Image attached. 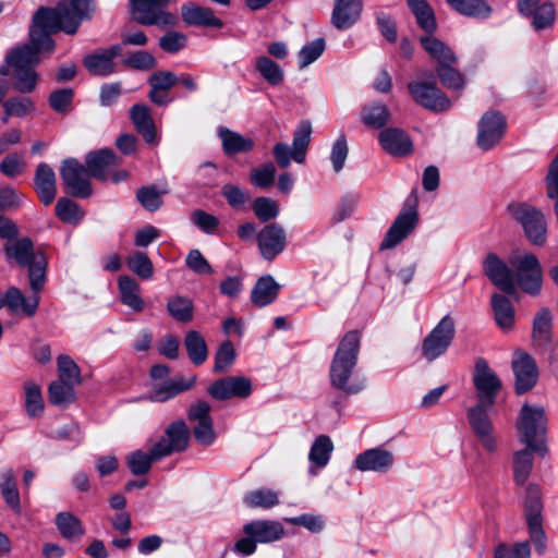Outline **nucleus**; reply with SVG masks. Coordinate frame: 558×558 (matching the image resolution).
I'll return each instance as SVG.
<instances>
[{"mask_svg":"<svg viewBox=\"0 0 558 558\" xmlns=\"http://www.w3.org/2000/svg\"><path fill=\"white\" fill-rule=\"evenodd\" d=\"M129 269L140 278L147 280L153 277L154 266L146 253L136 251L126 258Z\"/></svg>","mask_w":558,"mask_h":558,"instance_id":"13d9d810","label":"nucleus"},{"mask_svg":"<svg viewBox=\"0 0 558 558\" xmlns=\"http://www.w3.org/2000/svg\"><path fill=\"white\" fill-rule=\"evenodd\" d=\"M0 493L7 506L13 511L19 512L21 509L20 493L15 474L11 469H5L0 473Z\"/></svg>","mask_w":558,"mask_h":558,"instance_id":"37998d69","label":"nucleus"},{"mask_svg":"<svg viewBox=\"0 0 558 558\" xmlns=\"http://www.w3.org/2000/svg\"><path fill=\"white\" fill-rule=\"evenodd\" d=\"M395 457L391 451L377 447L359 453L354 466L361 472L385 473L393 465Z\"/></svg>","mask_w":558,"mask_h":558,"instance_id":"393cba45","label":"nucleus"},{"mask_svg":"<svg viewBox=\"0 0 558 558\" xmlns=\"http://www.w3.org/2000/svg\"><path fill=\"white\" fill-rule=\"evenodd\" d=\"M58 376L59 380L78 385L81 383V372L77 364L68 355L58 357Z\"/></svg>","mask_w":558,"mask_h":558,"instance_id":"680f3d73","label":"nucleus"},{"mask_svg":"<svg viewBox=\"0 0 558 558\" xmlns=\"http://www.w3.org/2000/svg\"><path fill=\"white\" fill-rule=\"evenodd\" d=\"M218 136L221 140L222 150L227 156L248 153L255 146L252 138L245 137L225 126L218 129Z\"/></svg>","mask_w":558,"mask_h":558,"instance_id":"473e14b6","label":"nucleus"},{"mask_svg":"<svg viewBox=\"0 0 558 558\" xmlns=\"http://www.w3.org/2000/svg\"><path fill=\"white\" fill-rule=\"evenodd\" d=\"M511 264L515 269L513 276L520 288L531 295H537L543 282L542 266L537 257L526 253L515 257Z\"/></svg>","mask_w":558,"mask_h":558,"instance_id":"ddd939ff","label":"nucleus"},{"mask_svg":"<svg viewBox=\"0 0 558 558\" xmlns=\"http://www.w3.org/2000/svg\"><path fill=\"white\" fill-rule=\"evenodd\" d=\"M515 376V392L522 395L531 390L537 383L538 368L535 360L527 353H519L512 361Z\"/></svg>","mask_w":558,"mask_h":558,"instance_id":"b1692460","label":"nucleus"},{"mask_svg":"<svg viewBox=\"0 0 558 558\" xmlns=\"http://www.w3.org/2000/svg\"><path fill=\"white\" fill-rule=\"evenodd\" d=\"M195 383V376L190 377L187 380H184L182 377L175 378L155 389L150 393V400L154 402H166L181 392L190 390L194 387Z\"/></svg>","mask_w":558,"mask_h":558,"instance_id":"ea45409f","label":"nucleus"},{"mask_svg":"<svg viewBox=\"0 0 558 558\" xmlns=\"http://www.w3.org/2000/svg\"><path fill=\"white\" fill-rule=\"evenodd\" d=\"M542 509L543 505L541 501L539 487L536 485H529L526 488V497L524 504L526 523H542Z\"/></svg>","mask_w":558,"mask_h":558,"instance_id":"3c124183","label":"nucleus"},{"mask_svg":"<svg viewBox=\"0 0 558 558\" xmlns=\"http://www.w3.org/2000/svg\"><path fill=\"white\" fill-rule=\"evenodd\" d=\"M56 216L65 223L77 225L84 218V211L78 204L66 197H61L56 204Z\"/></svg>","mask_w":558,"mask_h":558,"instance_id":"5fc2aeb1","label":"nucleus"},{"mask_svg":"<svg viewBox=\"0 0 558 558\" xmlns=\"http://www.w3.org/2000/svg\"><path fill=\"white\" fill-rule=\"evenodd\" d=\"M4 251L8 259H13L19 266L28 268L31 290L40 292L46 281L47 262L44 253L34 251V243L29 238L10 240Z\"/></svg>","mask_w":558,"mask_h":558,"instance_id":"7ed1b4c3","label":"nucleus"},{"mask_svg":"<svg viewBox=\"0 0 558 558\" xmlns=\"http://www.w3.org/2000/svg\"><path fill=\"white\" fill-rule=\"evenodd\" d=\"M121 301L135 312L144 308V301L140 296V284L129 276H122L118 281Z\"/></svg>","mask_w":558,"mask_h":558,"instance_id":"c03bdc74","label":"nucleus"},{"mask_svg":"<svg viewBox=\"0 0 558 558\" xmlns=\"http://www.w3.org/2000/svg\"><path fill=\"white\" fill-rule=\"evenodd\" d=\"M74 387L75 385L59 379L51 383L48 388L50 403L61 405L73 402L75 400Z\"/></svg>","mask_w":558,"mask_h":558,"instance_id":"4d7b16f0","label":"nucleus"},{"mask_svg":"<svg viewBox=\"0 0 558 558\" xmlns=\"http://www.w3.org/2000/svg\"><path fill=\"white\" fill-rule=\"evenodd\" d=\"M34 189L38 194L40 202L48 206L56 198L57 194V181L53 169L46 162H40L37 166Z\"/></svg>","mask_w":558,"mask_h":558,"instance_id":"c756f323","label":"nucleus"},{"mask_svg":"<svg viewBox=\"0 0 558 558\" xmlns=\"http://www.w3.org/2000/svg\"><path fill=\"white\" fill-rule=\"evenodd\" d=\"M362 0H335L330 23L338 31L353 27L361 19Z\"/></svg>","mask_w":558,"mask_h":558,"instance_id":"bb28decb","label":"nucleus"},{"mask_svg":"<svg viewBox=\"0 0 558 558\" xmlns=\"http://www.w3.org/2000/svg\"><path fill=\"white\" fill-rule=\"evenodd\" d=\"M325 50V39L317 38L302 47L299 51V66L305 69L311 63L316 61Z\"/></svg>","mask_w":558,"mask_h":558,"instance_id":"e2e57ef3","label":"nucleus"},{"mask_svg":"<svg viewBox=\"0 0 558 558\" xmlns=\"http://www.w3.org/2000/svg\"><path fill=\"white\" fill-rule=\"evenodd\" d=\"M171 0H131L133 20L144 26L174 27L178 17L168 9Z\"/></svg>","mask_w":558,"mask_h":558,"instance_id":"423d86ee","label":"nucleus"},{"mask_svg":"<svg viewBox=\"0 0 558 558\" xmlns=\"http://www.w3.org/2000/svg\"><path fill=\"white\" fill-rule=\"evenodd\" d=\"M280 284L272 276L266 275L257 279L252 292L251 301L258 307L271 304L278 296Z\"/></svg>","mask_w":558,"mask_h":558,"instance_id":"c9c22d12","label":"nucleus"},{"mask_svg":"<svg viewBox=\"0 0 558 558\" xmlns=\"http://www.w3.org/2000/svg\"><path fill=\"white\" fill-rule=\"evenodd\" d=\"M253 210L262 222L275 219L279 215L278 204L269 197H257L253 203Z\"/></svg>","mask_w":558,"mask_h":558,"instance_id":"338daca9","label":"nucleus"},{"mask_svg":"<svg viewBox=\"0 0 558 558\" xmlns=\"http://www.w3.org/2000/svg\"><path fill=\"white\" fill-rule=\"evenodd\" d=\"M60 175L68 192L73 197L86 198L92 195L88 169L74 158L63 160Z\"/></svg>","mask_w":558,"mask_h":558,"instance_id":"2eb2a0df","label":"nucleus"},{"mask_svg":"<svg viewBox=\"0 0 558 558\" xmlns=\"http://www.w3.org/2000/svg\"><path fill=\"white\" fill-rule=\"evenodd\" d=\"M493 407L485 403H476L466 411V418L472 433L488 453H494L498 449L495 426L489 416V411Z\"/></svg>","mask_w":558,"mask_h":558,"instance_id":"6e6552de","label":"nucleus"},{"mask_svg":"<svg viewBox=\"0 0 558 558\" xmlns=\"http://www.w3.org/2000/svg\"><path fill=\"white\" fill-rule=\"evenodd\" d=\"M412 99L425 109L441 112L450 108L451 102L445 93L438 88L436 80H414L408 84Z\"/></svg>","mask_w":558,"mask_h":558,"instance_id":"9b49d317","label":"nucleus"},{"mask_svg":"<svg viewBox=\"0 0 558 558\" xmlns=\"http://www.w3.org/2000/svg\"><path fill=\"white\" fill-rule=\"evenodd\" d=\"M161 458H155L154 446L148 452L143 450H135L126 457V464L133 475L140 476L145 475L149 472L151 463L159 461Z\"/></svg>","mask_w":558,"mask_h":558,"instance_id":"8fccbe9b","label":"nucleus"},{"mask_svg":"<svg viewBox=\"0 0 558 558\" xmlns=\"http://www.w3.org/2000/svg\"><path fill=\"white\" fill-rule=\"evenodd\" d=\"M492 308L497 325L502 330H509L514 324V308L511 301L502 295L495 293L492 296Z\"/></svg>","mask_w":558,"mask_h":558,"instance_id":"79ce46f5","label":"nucleus"},{"mask_svg":"<svg viewBox=\"0 0 558 558\" xmlns=\"http://www.w3.org/2000/svg\"><path fill=\"white\" fill-rule=\"evenodd\" d=\"M255 69L270 85H279L284 78V73L281 66L266 56L256 58Z\"/></svg>","mask_w":558,"mask_h":558,"instance_id":"603ef678","label":"nucleus"},{"mask_svg":"<svg viewBox=\"0 0 558 558\" xmlns=\"http://www.w3.org/2000/svg\"><path fill=\"white\" fill-rule=\"evenodd\" d=\"M294 533L293 529H284L283 525H244V536L234 544V550L242 556H250L255 551L257 543L276 542Z\"/></svg>","mask_w":558,"mask_h":558,"instance_id":"1a4fd4ad","label":"nucleus"},{"mask_svg":"<svg viewBox=\"0 0 558 558\" xmlns=\"http://www.w3.org/2000/svg\"><path fill=\"white\" fill-rule=\"evenodd\" d=\"M33 294L25 296L20 289L10 287L8 289L9 310L13 314H23L32 317L36 314L39 304V292L32 291Z\"/></svg>","mask_w":558,"mask_h":558,"instance_id":"72a5a7b5","label":"nucleus"},{"mask_svg":"<svg viewBox=\"0 0 558 558\" xmlns=\"http://www.w3.org/2000/svg\"><path fill=\"white\" fill-rule=\"evenodd\" d=\"M136 199L148 211L158 210L162 204L161 193L154 185L142 186L136 191Z\"/></svg>","mask_w":558,"mask_h":558,"instance_id":"052dcab7","label":"nucleus"},{"mask_svg":"<svg viewBox=\"0 0 558 558\" xmlns=\"http://www.w3.org/2000/svg\"><path fill=\"white\" fill-rule=\"evenodd\" d=\"M120 163L121 159L109 148L92 151L86 156L89 174L101 181L107 180L108 171Z\"/></svg>","mask_w":558,"mask_h":558,"instance_id":"7c9ffc66","label":"nucleus"},{"mask_svg":"<svg viewBox=\"0 0 558 558\" xmlns=\"http://www.w3.org/2000/svg\"><path fill=\"white\" fill-rule=\"evenodd\" d=\"M472 380L476 390L477 403L494 405L502 384L483 357L477 359L475 362Z\"/></svg>","mask_w":558,"mask_h":558,"instance_id":"4468645a","label":"nucleus"},{"mask_svg":"<svg viewBox=\"0 0 558 558\" xmlns=\"http://www.w3.org/2000/svg\"><path fill=\"white\" fill-rule=\"evenodd\" d=\"M531 549L530 543L519 542L509 546L507 544H499L494 551V558H530Z\"/></svg>","mask_w":558,"mask_h":558,"instance_id":"774afa93","label":"nucleus"},{"mask_svg":"<svg viewBox=\"0 0 558 558\" xmlns=\"http://www.w3.org/2000/svg\"><path fill=\"white\" fill-rule=\"evenodd\" d=\"M181 19L187 26L221 28L222 20L215 15L211 8L203 7L194 2H186L181 5Z\"/></svg>","mask_w":558,"mask_h":558,"instance_id":"cd10ccee","label":"nucleus"},{"mask_svg":"<svg viewBox=\"0 0 558 558\" xmlns=\"http://www.w3.org/2000/svg\"><path fill=\"white\" fill-rule=\"evenodd\" d=\"M417 222L418 214L415 206L405 204L388 229L380 243V250H389L397 246L415 229Z\"/></svg>","mask_w":558,"mask_h":558,"instance_id":"a211bd4d","label":"nucleus"},{"mask_svg":"<svg viewBox=\"0 0 558 558\" xmlns=\"http://www.w3.org/2000/svg\"><path fill=\"white\" fill-rule=\"evenodd\" d=\"M61 29L68 35H74L81 23L90 20L95 11L94 0H70L58 4Z\"/></svg>","mask_w":558,"mask_h":558,"instance_id":"f3484780","label":"nucleus"},{"mask_svg":"<svg viewBox=\"0 0 558 558\" xmlns=\"http://www.w3.org/2000/svg\"><path fill=\"white\" fill-rule=\"evenodd\" d=\"M484 272L489 280L507 294L515 292L512 270L495 253H489L483 264Z\"/></svg>","mask_w":558,"mask_h":558,"instance_id":"5701e85b","label":"nucleus"},{"mask_svg":"<svg viewBox=\"0 0 558 558\" xmlns=\"http://www.w3.org/2000/svg\"><path fill=\"white\" fill-rule=\"evenodd\" d=\"M332 450L333 445L331 439L326 435H320L313 442L308 459L316 466L324 468L327 465Z\"/></svg>","mask_w":558,"mask_h":558,"instance_id":"864d4df0","label":"nucleus"},{"mask_svg":"<svg viewBox=\"0 0 558 558\" xmlns=\"http://www.w3.org/2000/svg\"><path fill=\"white\" fill-rule=\"evenodd\" d=\"M553 323L550 311L547 307L541 308L533 320L532 341L535 347L547 350L553 342Z\"/></svg>","mask_w":558,"mask_h":558,"instance_id":"2f4dec72","label":"nucleus"},{"mask_svg":"<svg viewBox=\"0 0 558 558\" xmlns=\"http://www.w3.org/2000/svg\"><path fill=\"white\" fill-rule=\"evenodd\" d=\"M183 344L189 359L194 365L199 366L205 363L208 357V349L201 332L189 330L185 333Z\"/></svg>","mask_w":558,"mask_h":558,"instance_id":"a19ab883","label":"nucleus"},{"mask_svg":"<svg viewBox=\"0 0 558 558\" xmlns=\"http://www.w3.org/2000/svg\"><path fill=\"white\" fill-rule=\"evenodd\" d=\"M74 90L70 87L53 90L48 98L49 106L60 114L69 113L73 108Z\"/></svg>","mask_w":558,"mask_h":558,"instance_id":"bf43d9fd","label":"nucleus"},{"mask_svg":"<svg viewBox=\"0 0 558 558\" xmlns=\"http://www.w3.org/2000/svg\"><path fill=\"white\" fill-rule=\"evenodd\" d=\"M25 410L29 417H39L45 410L44 398L39 385L34 381L24 384Z\"/></svg>","mask_w":558,"mask_h":558,"instance_id":"a18cd8bd","label":"nucleus"},{"mask_svg":"<svg viewBox=\"0 0 558 558\" xmlns=\"http://www.w3.org/2000/svg\"><path fill=\"white\" fill-rule=\"evenodd\" d=\"M418 40L428 56L437 62V66L457 62V57L452 49L446 43L433 36V34L421 36Z\"/></svg>","mask_w":558,"mask_h":558,"instance_id":"f704fd0d","label":"nucleus"},{"mask_svg":"<svg viewBox=\"0 0 558 558\" xmlns=\"http://www.w3.org/2000/svg\"><path fill=\"white\" fill-rule=\"evenodd\" d=\"M167 311L173 319L185 324L193 319L194 306L191 299L182 295H174L169 298L167 302Z\"/></svg>","mask_w":558,"mask_h":558,"instance_id":"de8ad7c7","label":"nucleus"},{"mask_svg":"<svg viewBox=\"0 0 558 558\" xmlns=\"http://www.w3.org/2000/svg\"><path fill=\"white\" fill-rule=\"evenodd\" d=\"M190 429L182 420L169 424L163 436L154 446L155 458H166L175 452L184 451L190 442Z\"/></svg>","mask_w":558,"mask_h":558,"instance_id":"dca6fc26","label":"nucleus"},{"mask_svg":"<svg viewBox=\"0 0 558 558\" xmlns=\"http://www.w3.org/2000/svg\"><path fill=\"white\" fill-rule=\"evenodd\" d=\"M361 333L348 331L340 340L329 368L330 386L340 392L331 404L339 408L342 399L357 395L365 388V380L353 376L359 360Z\"/></svg>","mask_w":558,"mask_h":558,"instance_id":"f257e3e1","label":"nucleus"},{"mask_svg":"<svg viewBox=\"0 0 558 558\" xmlns=\"http://www.w3.org/2000/svg\"><path fill=\"white\" fill-rule=\"evenodd\" d=\"M131 120L148 144H154L156 140L155 124L150 116V110L145 105H134L130 109Z\"/></svg>","mask_w":558,"mask_h":558,"instance_id":"4c0bfd02","label":"nucleus"},{"mask_svg":"<svg viewBox=\"0 0 558 558\" xmlns=\"http://www.w3.org/2000/svg\"><path fill=\"white\" fill-rule=\"evenodd\" d=\"M244 502L251 508H272L279 504L278 494L269 488H259L248 492Z\"/></svg>","mask_w":558,"mask_h":558,"instance_id":"6e6d98bb","label":"nucleus"},{"mask_svg":"<svg viewBox=\"0 0 558 558\" xmlns=\"http://www.w3.org/2000/svg\"><path fill=\"white\" fill-rule=\"evenodd\" d=\"M454 63H447L437 66V75L441 84L449 89H461L464 86V80L460 72L452 65Z\"/></svg>","mask_w":558,"mask_h":558,"instance_id":"0e129e2a","label":"nucleus"},{"mask_svg":"<svg viewBox=\"0 0 558 558\" xmlns=\"http://www.w3.org/2000/svg\"><path fill=\"white\" fill-rule=\"evenodd\" d=\"M235 360V351L230 340L223 341L215 354V373L226 372Z\"/></svg>","mask_w":558,"mask_h":558,"instance_id":"69168bd1","label":"nucleus"},{"mask_svg":"<svg viewBox=\"0 0 558 558\" xmlns=\"http://www.w3.org/2000/svg\"><path fill=\"white\" fill-rule=\"evenodd\" d=\"M533 452H538L527 447L514 453L513 473L514 481L519 485H523L530 476L533 468Z\"/></svg>","mask_w":558,"mask_h":558,"instance_id":"09e8293b","label":"nucleus"},{"mask_svg":"<svg viewBox=\"0 0 558 558\" xmlns=\"http://www.w3.org/2000/svg\"><path fill=\"white\" fill-rule=\"evenodd\" d=\"M391 113L387 106L374 104L362 108V122L373 129L384 128L390 120Z\"/></svg>","mask_w":558,"mask_h":558,"instance_id":"49530a36","label":"nucleus"},{"mask_svg":"<svg viewBox=\"0 0 558 558\" xmlns=\"http://www.w3.org/2000/svg\"><path fill=\"white\" fill-rule=\"evenodd\" d=\"M48 49H38L33 43L12 48L5 54V62L12 65L13 88L21 94L33 93L37 88L39 74L36 66L39 54Z\"/></svg>","mask_w":558,"mask_h":558,"instance_id":"f03ea898","label":"nucleus"},{"mask_svg":"<svg viewBox=\"0 0 558 558\" xmlns=\"http://www.w3.org/2000/svg\"><path fill=\"white\" fill-rule=\"evenodd\" d=\"M259 253L266 260L275 259L287 246V233L277 222L266 225L257 234Z\"/></svg>","mask_w":558,"mask_h":558,"instance_id":"412c9836","label":"nucleus"},{"mask_svg":"<svg viewBox=\"0 0 558 558\" xmlns=\"http://www.w3.org/2000/svg\"><path fill=\"white\" fill-rule=\"evenodd\" d=\"M60 31L62 29L58 5L54 8L40 7L33 15L29 40L38 49H48L50 52L54 48L51 35Z\"/></svg>","mask_w":558,"mask_h":558,"instance_id":"0eeeda50","label":"nucleus"},{"mask_svg":"<svg viewBox=\"0 0 558 558\" xmlns=\"http://www.w3.org/2000/svg\"><path fill=\"white\" fill-rule=\"evenodd\" d=\"M121 47L113 45L107 49H99L94 53L87 54L83 59V64L87 71L95 76H108L116 72L114 59L121 54Z\"/></svg>","mask_w":558,"mask_h":558,"instance_id":"a878e982","label":"nucleus"},{"mask_svg":"<svg viewBox=\"0 0 558 558\" xmlns=\"http://www.w3.org/2000/svg\"><path fill=\"white\" fill-rule=\"evenodd\" d=\"M506 129L505 117L497 111L485 113L478 122L477 145L484 150L494 147L502 137Z\"/></svg>","mask_w":558,"mask_h":558,"instance_id":"4be33fe9","label":"nucleus"},{"mask_svg":"<svg viewBox=\"0 0 558 558\" xmlns=\"http://www.w3.org/2000/svg\"><path fill=\"white\" fill-rule=\"evenodd\" d=\"M446 2L459 14L474 19H487L493 11L486 0H446Z\"/></svg>","mask_w":558,"mask_h":558,"instance_id":"58836bf2","label":"nucleus"},{"mask_svg":"<svg viewBox=\"0 0 558 558\" xmlns=\"http://www.w3.org/2000/svg\"><path fill=\"white\" fill-rule=\"evenodd\" d=\"M407 5L415 17L416 25L426 34L437 31L435 11L427 0H405Z\"/></svg>","mask_w":558,"mask_h":558,"instance_id":"e433bc0d","label":"nucleus"},{"mask_svg":"<svg viewBox=\"0 0 558 558\" xmlns=\"http://www.w3.org/2000/svg\"><path fill=\"white\" fill-rule=\"evenodd\" d=\"M378 142L386 153L395 157H404L413 151L411 137L399 128H386L380 131Z\"/></svg>","mask_w":558,"mask_h":558,"instance_id":"c85d7f7f","label":"nucleus"},{"mask_svg":"<svg viewBox=\"0 0 558 558\" xmlns=\"http://www.w3.org/2000/svg\"><path fill=\"white\" fill-rule=\"evenodd\" d=\"M507 213L521 226L524 235L532 244L538 246L545 244L547 222L541 209L524 202H511L507 206Z\"/></svg>","mask_w":558,"mask_h":558,"instance_id":"39448f33","label":"nucleus"},{"mask_svg":"<svg viewBox=\"0 0 558 558\" xmlns=\"http://www.w3.org/2000/svg\"><path fill=\"white\" fill-rule=\"evenodd\" d=\"M541 0H518V12L531 20L535 32L551 28L556 21L555 5L550 1L539 3Z\"/></svg>","mask_w":558,"mask_h":558,"instance_id":"6ab92c4d","label":"nucleus"},{"mask_svg":"<svg viewBox=\"0 0 558 558\" xmlns=\"http://www.w3.org/2000/svg\"><path fill=\"white\" fill-rule=\"evenodd\" d=\"M517 429L521 442L541 454L546 452L547 415L543 407L524 403L517 420Z\"/></svg>","mask_w":558,"mask_h":558,"instance_id":"20e7f679","label":"nucleus"},{"mask_svg":"<svg viewBox=\"0 0 558 558\" xmlns=\"http://www.w3.org/2000/svg\"><path fill=\"white\" fill-rule=\"evenodd\" d=\"M456 333L454 320L451 316H444L438 324L424 338L421 347L422 356L432 362L445 354Z\"/></svg>","mask_w":558,"mask_h":558,"instance_id":"f8f14e48","label":"nucleus"},{"mask_svg":"<svg viewBox=\"0 0 558 558\" xmlns=\"http://www.w3.org/2000/svg\"><path fill=\"white\" fill-rule=\"evenodd\" d=\"M312 124L310 121H302L294 131L292 148L287 144L277 143L272 148L276 162L280 168H288L291 159L303 163L306 150L311 141Z\"/></svg>","mask_w":558,"mask_h":558,"instance_id":"9d476101","label":"nucleus"},{"mask_svg":"<svg viewBox=\"0 0 558 558\" xmlns=\"http://www.w3.org/2000/svg\"><path fill=\"white\" fill-rule=\"evenodd\" d=\"M207 392L216 400L246 399L252 393V381L245 376H227L214 381Z\"/></svg>","mask_w":558,"mask_h":558,"instance_id":"aec40b11","label":"nucleus"}]
</instances>
